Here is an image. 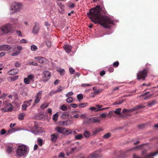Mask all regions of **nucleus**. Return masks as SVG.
I'll list each match as a JSON object with an SVG mask.
<instances>
[{
    "instance_id": "nucleus-1",
    "label": "nucleus",
    "mask_w": 158,
    "mask_h": 158,
    "mask_svg": "<svg viewBox=\"0 0 158 158\" xmlns=\"http://www.w3.org/2000/svg\"><path fill=\"white\" fill-rule=\"evenodd\" d=\"M100 10L105 14L106 12L104 7L100 8V6H96L94 8L91 9L89 13H87L89 18L95 23H98L106 28L109 27V25L114 24L113 21L107 16H102L100 13Z\"/></svg>"
},
{
    "instance_id": "nucleus-2",
    "label": "nucleus",
    "mask_w": 158,
    "mask_h": 158,
    "mask_svg": "<svg viewBox=\"0 0 158 158\" xmlns=\"http://www.w3.org/2000/svg\"><path fill=\"white\" fill-rule=\"evenodd\" d=\"M29 151L28 148L24 145L19 146L17 149L16 154L17 156L21 157L26 156Z\"/></svg>"
},
{
    "instance_id": "nucleus-3",
    "label": "nucleus",
    "mask_w": 158,
    "mask_h": 158,
    "mask_svg": "<svg viewBox=\"0 0 158 158\" xmlns=\"http://www.w3.org/2000/svg\"><path fill=\"white\" fill-rule=\"evenodd\" d=\"M23 7V4L21 3L14 2L10 6V10L12 11V13L19 11Z\"/></svg>"
},
{
    "instance_id": "nucleus-4",
    "label": "nucleus",
    "mask_w": 158,
    "mask_h": 158,
    "mask_svg": "<svg viewBox=\"0 0 158 158\" xmlns=\"http://www.w3.org/2000/svg\"><path fill=\"white\" fill-rule=\"evenodd\" d=\"M56 131L60 133L68 135L72 133V131L69 129L62 127H58L55 128Z\"/></svg>"
},
{
    "instance_id": "nucleus-5",
    "label": "nucleus",
    "mask_w": 158,
    "mask_h": 158,
    "mask_svg": "<svg viewBox=\"0 0 158 158\" xmlns=\"http://www.w3.org/2000/svg\"><path fill=\"white\" fill-rule=\"evenodd\" d=\"M3 106L4 107L1 109L3 112L11 111L13 108L11 104L6 101L4 102Z\"/></svg>"
},
{
    "instance_id": "nucleus-6",
    "label": "nucleus",
    "mask_w": 158,
    "mask_h": 158,
    "mask_svg": "<svg viewBox=\"0 0 158 158\" xmlns=\"http://www.w3.org/2000/svg\"><path fill=\"white\" fill-rule=\"evenodd\" d=\"M147 73L148 70L146 69L139 72L137 75V79L138 80L142 79L144 80V79L147 76Z\"/></svg>"
},
{
    "instance_id": "nucleus-7",
    "label": "nucleus",
    "mask_w": 158,
    "mask_h": 158,
    "mask_svg": "<svg viewBox=\"0 0 158 158\" xmlns=\"http://www.w3.org/2000/svg\"><path fill=\"white\" fill-rule=\"evenodd\" d=\"M42 91H39L35 97L34 102L32 105V107H34L35 105L39 103L42 98Z\"/></svg>"
},
{
    "instance_id": "nucleus-8",
    "label": "nucleus",
    "mask_w": 158,
    "mask_h": 158,
    "mask_svg": "<svg viewBox=\"0 0 158 158\" xmlns=\"http://www.w3.org/2000/svg\"><path fill=\"white\" fill-rule=\"evenodd\" d=\"M51 73L48 71L45 70L43 72L42 81L44 82L47 81L50 78Z\"/></svg>"
},
{
    "instance_id": "nucleus-9",
    "label": "nucleus",
    "mask_w": 158,
    "mask_h": 158,
    "mask_svg": "<svg viewBox=\"0 0 158 158\" xmlns=\"http://www.w3.org/2000/svg\"><path fill=\"white\" fill-rule=\"evenodd\" d=\"M4 34H8L12 30V26L10 24H7L1 27Z\"/></svg>"
},
{
    "instance_id": "nucleus-10",
    "label": "nucleus",
    "mask_w": 158,
    "mask_h": 158,
    "mask_svg": "<svg viewBox=\"0 0 158 158\" xmlns=\"http://www.w3.org/2000/svg\"><path fill=\"white\" fill-rule=\"evenodd\" d=\"M101 120L98 117H95L87 118L85 121V123H99Z\"/></svg>"
},
{
    "instance_id": "nucleus-11",
    "label": "nucleus",
    "mask_w": 158,
    "mask_h": 158,
    "mask_svg": "<svg viewBox=\"0 0 158 158\" xmlns=\"http://www.w3.org/2000/svg\"><path fill=\"white\" fill-rule=\"evenodd\" d=\"M34 58L39 60V63L42 64H45L48 63V60L46 58L41 56L35 57Z\"/></svg>"
},
{
    "instance_id": "nucleus-12",
    "label": "nucleus",
    "mask_w": 158,
    "mask_h": 158,
    "mask_svg": "<svg viewBox=\"0 0 158 158\" xmlns=\"http://www.w3.org/2000/svg\"><path fill=\"white\" fill-rule=\"evenodd\" d=\"M73 121L71 120H68L64 121L59 122V124L62 126H67L72 124L73 123Z\"/></svg>"
},
{
    "instance_id": "nucleus-13",
    "label": "nucleus",
    "mask_w": 158,
    "mask_h": 158,
    "mask_svg": "<svg viewBox=\"0 0 158 158\" xmlns=\"http://www.w3.org/2000/svg\"><path fill=\"white\" fill-rule=\"evenodd\" d=\"M11 48V46L8 44H3L0 45V51H8Z\"/></svg>"
},
{
    "instance_id": "nucleus-14",
    "label": "nucleus",
    "mask_w": 158,
    "mask_h": 158,
    "mask_svg": "<svg viewBox=\"0 0 158 158\" xmlns=\"http://www.w3.org/2000/svg\"><path fill=\"white\" fill-rule=\"evenodd\" d=\"M18 50L15 52L11 54V55L12 56H15L18 55L20 53L21 51L22 50V47L20 46H17Z\"/></svg>"
},
{
    "instance_id": "nucleus-15",
    "label": "nucleus",
    "mask_w": 158,
    "mask_h": 158,
    "mask_svg": "<svg viewBox=\"0 0 158 158\" xmlns=\"http://www.w3.org/2000/svg\"><path fill=\"white\" fill-rule=\"evenodd\" d=\"M39 29V24L37 23H35L33 27L32 30L33 33L34 34L37 33L38 32Z\"/></svg>"
},
{
    "instance_id": "nucleus-16",
    "label": "nucleus",
    "mask_w": 158,
    "mask_h": 158,
    "mask_svg": "<svg viewBox=\"0 0 158 158\" xmlns=\"http://www.w3.org/2000/svg\"><path fill=\"white\" fill-rule=\"evenodd\" d=\"M64 48L66 52L67 53H70L71 52L72 47L69 45L65 44L64 46Z\"/></svg>"
},
{
    "instance_id": "nucleus-17",
    "label": "nucleus",
    "mask_w": 158,
    "mask_h": 158,
    "mask_svg": "<svg viewBox=\"0 0 158 158\" xmlns=\"http://www.w3.org/2000/svg\"><path fill=\"white\" fill-rule=\"evenodd\" d=\"M18 72L17 69H11L8 71V74L10 75H13L17 74Z\"/></svg>"
},
{
    "instance_id": "nucleus-18",
    "label": "nucleus",
    "mask_w": 158,
    "mask_h": 158,
    "mask_svg": "<svg viewBox=\"0 0 158 158\" xmlns=\"http://www.w3.org/2000/svg\"><path fill=\"white\" fill-rule=\"evenodd\" d=\"M58 135L57 134H54L51 135V139L53 142H55L56 140Z\"/></svg>"
},
{
    "instance_id": "nucleus-19",
    "label": "nucleus",
    "mask_w": 158,
    "mask_h": 158,
    "mask_svg": "<svg viewBox=\"0 0 158 158\" xmlns=\"http://www.w3.org/2000/svg\"><path fill=\"white\" fill-rule=\"evenodd\" d=\"M98 154L97 152H95L91 154L87 158H97L98 157Z\"/></svg>"
},
{
    "instance_id": "nucleus-20",
    "label": "nucleus",
    "mask_w": 158,
    "mask_h": 158,
    "mask_svg": "<svg viewBox=\"0 0 158 158\" xmlns=\"http://www.w3.org/2000/svg\"><path fill=\"white\" fill-rule=\"evenodd\" d=\"M69 114L67 112H64L61 116V117L63 119H65L66 118L69 117Z\"/></svg>"
},
{
    "instance_id": "nucleus-21",
    "label": "nucleus",
    "mask_w": 158,
    "mask_h": 158,
    "mask_svg": "<svg viewBox=\"0 0 158 158\" xmlns=\"http://www.w3.org/2000/svg\"><path fill=\"white\" fill-rule=\"evenodd\" d=\"M83 135L86 138H89L91 135V134L89 131H85L83 133Z\"/></svg>"
},
{
    "instance_id": "nucleus-22",
    "label": "nucleus",
    "mask_w": 158,
    "mask_h": 158,
    "mask_svg": "<svg viewBox=\"0 0 158 158\" xmlns=\"http://www.w3.org/2000/svg\"><path fill=\"white\" fill-rule=\"evenodd\" d=\"M74 137L75 139L77 140H80L83 138V136L81 134H78L75 135Z\"/></svg>"
},
{
    "instance_id": "nucleus-23",
    "label": "nucleus",
    "mask_w": 158,
    "mask_h": 158,
    "mask_svg": "<svg viewBox=\"0 0 158 158\" xmlns=\"http://www.w3.org/2000/svg\"><path fill=\"white\" fill-rule=\"evenodd\" d=\"M147 149H145L142 150L141 152V154L142 156H144V158L147 155H148V154H146V153L147 152ZM152 153V152H151V153ZM149 154H150V153H149ZM149 154V153L148 154Z\"/></svg>"
},
{
    "instance_id": "nucleus-24",
    "label": "nucleus",
    "mask_w": 158,
    "mask_h": 158,
    "mask_svg": "<svg viewBox=\"0 0 158 158\" xmlns=\"http://www.w3.org/2000/svg\"><path fill=\"white\" fill-rule=\"evenodd\" d=\"M32 101V100L31 99L30 100L28 101H25L23 102V103L25 104L27 106V107L30 106L31 105V103Z\"/></svg>"
},
{
    "instance_id": "nucleus-25",
    "label": "nucleus",
    "mask_w": 158,
    "mask_h": 158,
    "mask_svg": "<svg viewBox=\"0 0 158 158\" xmlns=\"http://www.w3.org/2000/svg\"><path fill=\"white\" fill-rule=\"evenodd\" d=\"M156 103V102L155 101H153L149 102L148 103V106L149 107H151L154 105Z\"/></svg>"
},
{
    "instance_id": "nucleus-26",
    "label": "nucleus",
    "mask_w": 158,
    "mask_h": 158,
    "mask_svg": "<svg viewBox=\"0 0 158 158\" xmlns=\"http://www.w3.org/2000/svg\"><path fill=\"white\" fill-rule=\"evenodd\" d=\"M88 105V103H79L78 105V106L80 108H83L87 106Z\"/></svg>"
},
{
    "instance_id": "nucleus-27",
    "label": "nucleus",
    "mask_w": 158,
    "mask_h": 158,
    "mask_svg": "<svg viewBox=\"0 0 158 158\" xmlns=\"http://www.w3.org/2000/svg\"><path fill=\"white\" fill-rule=\"evenodd\" d=\"M144 107V106H143L142 104H139L138 105L136 106L135 107H134V111L135 110H136L139 109L141 108H143Z\"/></svg>"
},
{
    "instance_id": "nucleus-28",
    "label": "nucleus",
    "mask_w": 158,
    "mask_h": 158,
    "mask_svg": "<svg viewBox=\"0 0 158 158\" xmlns=\"http://www.w3.org/2000/svg\"><path fill=\"white\" fill-rule=\"evenodd\" d=\"M27 78L30 80L33 81L35 76L33 74H30L27 76Z\"/></svg>"
},
{
    "instance_id": "nucleus-29",
    "label": "nucleus",
    "mask_w": 158,
    "mask_h": 158,
    "mask_svg": "<svg viewBox=\"0 0 158 158\" xmlns=\"http://www.w3.org/2000/svg\"><path fill=\"white\" fill-rule=\"evenodd\" d=\"M134 111V108H132V109H124L123 110V113L124 112H132Z\"/></svg>"
},
{
    "instance_id": "nucleus-30",
    "label": "nucleus",
    "mask_w": 158,
    "mask_h": 158,
    "mask_svg": "<svg viewBox=\"0 0 158 158\" xmlns=\"http://www.w3.org/2000/svg\"><path fill=\"white\" fill-rule=\"evenodd\" d=\"M42 131H41L40 128H37V130L33 131L32 132L34 134L36 135H39V134L42 133Z\"/></svg>"
},
{
    "instance_id": "nucleus-31",
    "label": "nucleus",
    "mask_w": 158,
    "mask_h": 158,
    "mask_svg": "<svg viewBox=\"0 0 158 158\" xmlns=\"http://www.w3.org/2000/svg\"><path fill=\"white\" fill-rule=\"evenodd\" d=\"M57 71L59 72L61 76H62L64 75L65 73V71L64 69H57Z\"/></svg>"
},
{
    "instance_id": "nucleus-32",
    "label": "nucleus",
    "mask_w": 158,
    "mask_h": 158,
    "mask_svg": "<svg viewBox=\"0 0 158 158\" xmlns=\"http://www.w3.org/2000/svg\"><path fill=\"white\" fill-rule=\"evenodd\" d=\"M27 89L26 88L23 89V91L21 93L22 95L24 96L27 95V93L26 91H25V90H27Z\"/></svg>"
},
{
    "instance_id": "nucleus-33",
    "label": "nucleus",
    "mask_w": 158,
    "mask_h": 158,
    "mask_svg": "<svg viewBox=\"0 0 158 158\" xmlns=\"http://www.w3.org/2000/svg\"><path fill=\"white\" fill-rule=\"evenodd\" d=\"M121 109L119 108H117L115 109V110L114 111V112L117 114L119 115L121 114Z\"/></svg>"
},
{
    "instance_id": "nucleus-34",
    "label": "nucleus",
    "mask_w": 158,
    "mask_h": 158,
    "mask_svg": "<svg viewBox=\"0 0 158 158\" xmlns=\"http://www.w3.org/2000/svg\"><path fill=\"white\" fill-rule=\"evenodd\" d=\"M37 49V47L35 45H33L31 46V49L32 51H35Z\"/></svg>"
},
{
    "instance_id": "nucleus-35",
    "label": "nucleus",
    "mask_w": 158,
    "mask_h": 158,
    "mask_svg": "<svg viewBox=\"0 0 158 158\" xmlns=\"http://www.w3.org/2000/svg\"><path fill=\"white\" fill-rule=\"evenodd\" d=\"M95 106L96 109L97 110H98L97 111V112L102 110V105H97Z\"/></svg>"
},
{
    "instance_id": "nucleus-36",
    "label": "nucleus",
    "mask_w": 158,
    "mask_h": 158,
    "mask_svg": "<svg viewBox=\"0 0 158 158\" xmlns=\"http://www.w3.org/2000/svg\"><path fill=\"white\" fill-rule=\"evenodd\" d=\"M101 131L100 129H97L93 131L92 132V135H94L97 134L98 132H100Z\"/></svg>"
},
{
    "instance_id": "nucleus-37",
    "label": "nucleus",
    "mask_w": 158,
    "mask_h": 158,
    "mask_svg": "<svg viewBox=\"0 0 158 158\" xmlns=\"http://www.w3.org/2000/svg\"><path fill=\"white\" fill-rule=\"evenodd\" d=\"M48 105V104L45 103L42 104L40 107V108L42 109H44L47 108Z\"/></svg>"
},
{
    "instance_id": "nucleus-38",
    "label": "nucleus",
    "mask_w": 158,
    "mask_h": 158,
    "mask_svg": "<svg viewBox=\"0 0 158 158\" xmlns=\"http://www.w3.org/2000/svg\"><path fill=\"white\" fill-rule=\"evenodd\" d=\"M60 109H61V110L63 111H65L67 110V106L65 105H63L62 106L60 107Z\"/></svg>"
},
{
    "instance_id": "nucleus-39",
    "label": "nucleus",
    "mask_w": 158,
    "mask_h": 158,
    "mask_svg": "<svg viewBox=\"0 0 158 158\" xmlns=\"http://www.w3.org/2000/svg\"><path fill=\"white\" fill-rule=\"evenodd\" d=\"M37 143L40 146H42L43 144V140L41 139H38L37 140Z\"/></svg>"
},
{
    "instance_id": "nucleus-40",
    "label": "nucleus",
    "mask_w": 158,
    "mask_h": 158,
    "mask_svg": "<svg viewBox=\"0 0 158 158\" xmlns=\"http://www.w3.org/2000/svg\"><path fill=\"white\" fill-rule=\"evenodd\" d=\"M123 100H121V101H116V102H114L113 103V105H117L121 104L122 103H123Z\"/></svg>"
},
{
    "instance_id": "nucleus-41",
    "label": "nucleus",
    "mask_w": 158,
    "mask_h": 158,
    "mask_svg": "<svg viewBox=\"0 0 158 158\" xmlns=\"http://www.w3.org/2000/svg\"><path fill=\"white\" fill-rule=\"evenodd\" d=\"M68 98L66 100V101L68 103H71L73 102V99L71 97H68Z\"/></svg>"
},
{
    "instance_id": "nucleus-42",
    "label": "nucleus",
    "mask_w": 158,
    "mask_h": 158,
    "mask_svg": "<svg viewBox=\"0 0 158 158\" xmlns=\"http://www.w3.org/2000/svg\"><path fill=\"white\" fill-rule=\"evenodd\" d=\"M25 115V114L24 113H22L19 115L18 117V118L20 120H23L24 117Z\"/></svg>"
},
{
    "instance_id": "nucleus-43",
    "label": "nucleus",
    "mask_w": 158,
    "mask_h": 158,
    "mask_svg": "<svg viewBox=\"0 0 158 158\" xmlns=\"http://www.w3.org/2000/svg\"><path fill=\"white\" fill-rule=\"evenodd\" d=\"M30 81L27 77L25 78L24 79V83L26 84H28L30 83Z\"/></svg>"
},
{
    "instance_id": "nucleus-44",
    "label": "nucleus",
    "mask_w": 158,
    "mask_h": 158,
    "mask_svg": "<svg viewBox=\"0 0 158 158\" xmlns=\"http://www.w3.org/2000/svg\"><path fill=\"white\" fill-rule=\"evenodd\" d=\"M58 116V115L57 113L54 114L53 117V120L54 121H56L57 119Z\"/></svg>"
},
{
    "instance_id": "nucleus-45",
    "label": "nucleus",
    "mask_w": 158,
    "mask_h": 158,
    "mask_svg": "<svg viewBox=\"0 0 158 158\" xmlns=\"http://www.w3.org/2000/svg\"><path fill=\"white\" fill-rule=\"evenodd\" d=\"M110 136L111 134L110 133H108L104 135L103 136V138L104 139H106L110 137Z\"/></svg>"
},
{
    "instance_id": "nucleus-46",
    "label": "nucleus",
    "mask_w": 158,
    "mask_h": 158,
    "mask_svg": "<svg viewBox=\"0 0 158 158\" xmlns=\"http://www.w3.org/2000/svg\"><path fill=\"white\" fill-rule=\"evenodd\" d=\"M63 89L62 87L60 86L55 91V93H57L63 90Z\"/></svg>"
},
{
    "instance_id": "nucleus-47",
    "label": "nucleus",
    "mask_w": 158,
    "mask_h": 158,
    "mask_svg": "<svg viewBox=\"0 0 158 158\" xmlns=\"http://www.w3.org/2000/svg\"><path fill=\"white\" fill-rule=\"evenodd\" d=\"M77 97L79 100H81L83 98V95L82 94H78L77 95Z\"/></svg>"
},
{
    "instance_id": "nucleus-48",
    "label": "nucleus",
    "mask_w": 158,
    "mask_h": 158,
    "mask_svg": "<svg viewBox=\"0 0 158 158\" xmlns=\"http://www.w3.org/2000/svg\"><path fill=\"white\" fill-rule=\"evenodd\" d=\"M90 110L92 111L97 112L98 110L96 109V107L92 106L90 107Z\"/></svg>"
},
{
    "instance_id": "nucleus-49",
    "label": "nucleus",
    "mask_w": 158,
    "mask_h": 158,
    "mask_svg": "<svg viewBox=\"0 0 158 158\" xmlns=\"http://www.w3.org/2000/svg\"><path fill=\"white\" fill-rule=\"evenodd\" d=\"M73 94V92L71 91L66 94L65 96L66 97H69L70 96H72Z\"/></svg>"
},
{
    "instance_id": "nucleus-50",
    "label": "nucleus",
    "mask_w": 158,
    "mask_h": 158,
    "mask_svg": "<svg viewBox=\"0 0 158 158\" xmlns=\"http://www.w3.org/2000/svg\"><path fill=\"white\" fill-rule=\"evenodd\" d=\"M21 65V64L19 61H16L15 64V66L16 67H19Z\"/></svg>"
},
{
    "instance_id": "nucleus-51",
    "label": "nucleus",
    "mask_w": 158,
    "mask_h": 158,
    "mask_svg": "<svg viewBox=\"0 0 158 158\" xmlns=\"http://www.w3.org/2000/svg\"><path fill=\"white\" fill-rule=\"evenodd\" d=\"M13 149L12 147H8L7 149V151L8 153H10L12 151Z\"/></svg>"
},
{
    "instance_id": "nucleus-52",
    "label": "nucleus",
    "mask_w": 158,
    "mask_h": 158,
    "mask_svg": "<svg viewBox=\"0 0 158 158\" xmlns=\"http://www.w3.org/2000/svg\"><path fill=\"white\" fill-rule=\"evenodd\" d=\"M106 116V114L105 113H103L101 114L99 116L100 118H105Z\"/></svg>"
},
{
    "instance_id": "nucleus-53",
    "label": "nucleus",
    "mask_w": 158,
    "mask_h": 158,
    "mask_svg": "<svg viewBox=\"0 0 158 158\" xmlns=\"http://www.w3.org/2000/svg\"><path fill=\"white\" fill-rule=\"evenodd\" d=\"M6 133V131L4 129H2L1 130L0 132L1 135H3L5 134Z\"/></svg>"
},
{
    "instance_id": "nucleus-54",
    "label": "nucleus",
    "mask_w": 158,
    "mask_h": 158,
    "mask_svg": "<svg viewBox=\"0 0 158 158\" xmlns=\"http://www.w3.org/2000/svg\"><path fill=\"white\" fill-rule=\"evenodd\" d=\"M69 72L71 74H73L75 72L74 69L72 68H70L69 69Z\"/></svg>"
},
{
    "instance_id": "nucleus-55",
    "label": "nucleus",
    "mask_w": 158,
    "mask_h": 158,
    "mask_svg": "<svg viewBox=\"0 0 158 158\" xmlns=\"http://www.w3.org/2000/svg\"><path fill=\"white\" fill-rule=\"evenodd\" d=\"M102 91V89H99L98 90L94 91V94H98L99 93L101 92Z\"/></svg>"
},
{
    "instance_id": "nucleus-56",
    "label": "nucleus",
    "mask_w": 158,
    "mask_h": 158,
    "mask_svg": "<svg viewBox=\"0 0 158 158\" xmlns=\"http://www.w3.org/2000/svg\"><path fill=\"white\" fill-rule=\"evenodd\" d=\"M119 65V62L117 61L114 62L113 64V65L114 66L117 67Z\"/></svg>"
},
{
    "instance_id": "nucleus-57",
    "label": "nucleus",
    "mask_w": 158,
    "mask_h": 158,
    "mask_svg": "<svg viewBox=\"0 0 158 158\" xmlns=\"http://www.w3.org/2000/svg\"><path fill=\"white\" fill-rule=\"evenodd\" d=\"M7 80L9 82L13 81L12 77H9L7 78Z\"/></svg>"
},
{
    "instance_id": "nucleus-58",
    "label": "nucleus",
    "mask_w": 158,
    "mask_h": 158,
    "mask_svg": "<svg viewBox=\"0 0 158 158\" xmlns=\"http://www.w3.org/2000/svg\"><path fill=\"white\" fill-rule=\"evenodd\" d=\"M15 131V130L13 129H11L10 130H9L7 131V134H11V133H12V132H14Z\"/></svg>"
},
{
    "instance_id": "nucleus-59",
    "label": "nucleus",
    "mask_w": 158,
    "mask_h": 158,
    "mask_svg": "<svg viewBox=\"0 0 158 158\" xmlns=\"http://www.w3.org/2000/svg\"><path fill=\"white\" fill-rule=\"evenodd\" d=\"M91 85V84H83L81 85L82 87H86L88 86H90Z\"/></svg>"
},
{
    "instance_id": "nucleus-60",
    "label": "nucleus",
    "mask_w": 158,
    "mask_h": 158,
    "mask_svg": "<svg viewBox=\"0 0 158 158\" xmlns=\"http://www.w3.org/2000/svg\"><path fill=\"white\" fill-rule=\"evenodd\" d=\"M19 77V76L18 75L12 77L13 81L17 80Z\"/></svg>"
},
{
    "instance_id": "nucleus-61",
    "label": "nucleus",
    "mask_w": 158,
    "mask_h": 158,
    "mask_svg": "<svg viewBox=\"0 0 158 158\" xmlns=\"http://www.w3.org/2000/svg\"><path fill=\"white\" fill-rule=\"evenodd\" d=\"M64 156V154L63 152H61L58 156V157H63Z\"/></svg>"
},
{
    "instance_id": "nucleus-62",
    "label": "nucleus",
    "mask_w": 158,
    "mask_h": 158,
    "mask_svg": "<svg viewBox=\"0 0 158 158\" xmlns=\"http://www.w3.org/2000/svg\"><path fill=\"white\" fill-rule=\"evenodd\" d=\"M46 44L47 46L49 47L51 46L52 44L49 41H48L46 42Z\"/></svg>"
},
{
    "instance_id": "nucleus-63",
    "label": "nucleus",
    "mask_w": 158,
    "mask_h": 158,
    "mask_svg": "<svg viewBox=\"0 0 158 158\" xmlns=\"http://www.w3.org/2000/svg\"><path fill=\"white\" fill-rule=\"evenodd\" d=\"M27 107V106L25 104H24L22 105V108L24 110L26 109Z\"/></svg>"
},
{
    "instance_id": "nucleus-64",
    "label": "nucleus",
    "mask_w": 158,
    "mask_h": 158,
    "mask_svg": "<svg viewBox=\"0 0 158 158\" xmlns=\"http://www.w3.org/2000/svg\"><path fill=\"white\" fill-rule=\"evenodd\" d=\"M47 112L50 115L52 114V110L51 108H48L47 110Z\"/></svg>"
}]
</instances>
